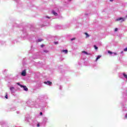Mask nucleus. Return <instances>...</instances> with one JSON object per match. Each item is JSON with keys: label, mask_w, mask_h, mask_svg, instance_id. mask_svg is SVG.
Here are the masks:
<instances>
[{"label": "nucleus", "mask_w": 127, "mask_h": 127, "mask_svg": "<svg viewBox=\"0 0 127 127\" xmlns=\"http://www.w3.org/2000/svg\"><path fill=\"white\" fill-rule=\"evenodd\" d=\"M127 18H123V17H120V18H118L116 19V21H120V20H121V22H123V21H125V20H126Z\"/></svg>", "instance_id": "1"}, {"label": "nucleus", "mask_w": 127, "mask_h": 127, "mask_svg": "<svg viewBox=\"0 0 127 127\" xmlns=\"http://www.w3.org/2000/svg\"><path fill=\"white\" fill-rule=\"evenodd\" d=\"M44 83V84H46V85H48L49 86L52 85V82L50 81H45Z\"/></svg>", "instance_id": "2"}, {"label": "nucleus", "mask_w": 127, "mask_h": 127, "mask_svg": "<svg viewBox=\"0 0 127 127\" xmlns=\"http://www.w3.org/2000/svg\"><path fill=\"white\" fill-rule=\"evenodd\" d=\"M21 88H23L24 91H26V92L28 91V88L26 87V86L21 85Z\"/></svg>", "instance_id": "3"}, {"label": "nucleus", "mask_w": 127, "mask_h": 127, "mask_svg": "<svg viewBox=\"0 0 127 127\" xmlns=\"http://www.w3.org/2000/svg\"><path fill=\"white\" fill-rule=\"evenodd\" d=\"M21 75L22 76H26V71H25V70L22 71V72H21Z\"/></svg>", "instance_id": "4"}, {"label": "nucleus", "mask_w": 127, "mask_h": 127, "mask_svg": "<svg viewBox=\"0 0 127 127\" xmlns=\"http://www.w3.org/2000/svg\"><path fill=\"white\" fill-rule=\"evenodd\" d=\"M52 13L53 14H54V15H55L56 16H57V15H58V14H57V13L54 10L52 11Z\"/></svg>", "instance_id": "5"}, {"label": "nucleus", "mask_w": 127, "mask_h": 127, "mask_svg": "<svg viewBox=\"0 0 127 127\" xmlns=\"http://www.w3.org/2000/svg\"><path fill=\"white\" fill-rule=\"evenodd\" d=\"M10 90L11 92H14V87H10Z\"/></svg>", "instance_id": "6"}, {"label": "nucleus", "mask_w": 127, "mask_h": 127, "mask_svg": "<svg viewBox=\"0 0 127 127\" xmlns=\"http://www.w3.org/2000/svg\"><path fill=\"white\" fill-rule=\"evenodd\" d=\"M62 52H64V53L65 54H67V53H68V50H64L62 51Z\"/></svg>", "instance_id": "7"}, {"label": "nucleus", "mask_w": 127, "mask_h": 127, "mask_svg": "<svg viewBox=\"0 0 127 127\" xmlns=\"http://www.w3.org/2000/svg\"><path fill=\"white\" fill-rule=\"evenodd\" d=\"M82 53H84V54H86V55H90V54H88L87 52L86 51H82Z\"/></svg>", "instance_id": "8"}, {"label": "nucleus", "mask_w": 127, "mask_h": 127, "mask_svg": "<svg viewBox=\"0 0 127 127\" xmlns=\"http://www.w3.org/2000/svg\"><path fill=\"white\" fill-rule=\"evenodd\" d=\"M101 56H98L96 58V61H98V59H100V58H101Z\"/></svg>", "instance_id": "9"}, {"label": "nucleus", "mask_w": 127, "mask_h": 127, "mask_svg": "<svg viewBox=\"0 0 127 127\" xmlns=\"http://www.w3.org/2000/svg\"><path fill=\"white\" fill-rule=\"evenodd\" d=\"M84 34H85V35L86 36V38H87V37H89V36H90L89 35V34L87 33H84Z\"/></svg>", "instance_id": "10"}, {"label": "nucleus", "mask_w": 127, "mask_h": 127, "mask_svg": "<svg viewBox=\"0 0 127 127\" xmlns=\"http://www.w3.org/2000/svg\"><path fill=\"white\" fill-rule=\"evenodd\" d=\"M94 47L95 49H96V50H97V49H98V47H97V46L94 45Z\"/></svg>", "instance_id": "11"}, {"label": "nucleus", "mask_w": 127, "mask_h": 127, "mask_svg": "<svg viewBox=\"0 0 127 127\" xmlns=\"http://www.w3.org/2000/svg\"><path fill=\"white\" fill-rule=\"evenodd\" d=\"M108 53L109 54H113V53L112 52H111V51H108Z\"/></svg>", "instance_id": "12"}, {"label": "nucleus", "mask_w": 127, "mask_h": 127, "mask_svg": "<svg viewBox=\"0 0 127 127\" xmlns=\"http://www.w3.org/2000/svg\"><path fill=\"white\" fill-rule=\"evenodd\" d=\"M5 99H8V97H7V93L6 94V95L5 96Z\"/></svg>", "instance_id": "13"}, {"label": "nucleus", "mask_w": 127, "mask_h": 127, "mask_svg": "<svg viewBox=\"0 0 127 127\" xmlns=\"http://www.w3.org/2000/svg\"><path fill=\"white\" fill-rule=\"evenodd\" d=\"M17 84H18V86H20V87H21V86H22V85L20 84V83H17Z\"/></svg>", "instance_id": "14"}, {"label": "nucleus", "mask_w": 127, "mask_h": 127, "mask_svg": "<svg viewBox=\"0 0 127 127\" xmlns=\"http://www.w3.org/2000/svg\"><path fill=\"white\" fill-rule=\"evenodd\" d=\"M43 40L42 39H39L38 40V42H41V41H43Z\"/></svg>", "instance_id": "15"}, {"label": "nucleus", "mask_w": 127, "mask_h": 127, "mask_svg": "<svg viewBox=\"0 0 127 127\" xmlns=\"http://www.w3.org/2000/svg\"><path fill=\"white\" fill-rule=\"evenodd\" d=\"M124 51H125V52L127 51V47L124 49Z\"/></svg>", "instance_id": "16"}, {"label": "nucleus", "mask_w": 127, "mask_h": 127, "mask_svg": "<svg viewBox=\"0 0 127 127\" xmlns=\"http://www.w3.org/2000/svg\"><path fill=\"white\" fill-rule=\"evenodd\" d=\"M44 52H45V53H48V51L45 50V51H44Z\"/></svg>", "instance_id": "17"}, {"label": "nucleus", "mask_w": 127, "mask_h": 127, "mask_svg": "<svg viewBox=\"0 0 127 127\" xmlns=\"http://www.w3.org/2000/svg\"><path fill=\"white\" fill-rule=\"evenodd\" d=\"M75 39H76L75 38H72L71 39V41H72V40H75Z\"/></svg>", "instance_id": "18"}, {"label": "nucleus", "mask_w": 127, "mask_h": 127, "mask_svg": "<svg viewBox=\"0 0 127 127\" xmlns=\"http://www.w3.org/2000/svg\"><path fill=\"white\" fill-rule=\"evenodd\" d=\"M54 43L55 44H58V42H55Z\"/></svg>", "instance_id": "19"}, {"label": "nucleus", "mask_w": 127, "mask_h": 127, "mask_svg": "<svg viewBox=\"0 0 127 127\" xmlns=\"http://www.w3.org/2000/svg\"><path fill=\"white\" fill-rule=\"evenodd\" d=\"M115 31H118V28H115Z\"/></svg>", "instance_id": "20"}, {"label": "nucleus", "mask_w": 127, "mask_h": 127, "mask_svg": "<svg viewBox=\"0 0 127 127\" xmlns=\"http://www.w3.org/2000/svg\"><path fill=\"white\" fill-rule=\"evenodd\" d=\"M44 45H41V47H44Z\"/></svg>", "instance_id": "21"}, {"label": "nucleus", "mask_w": 127, "mask_h": 127, "mask_svg": "<svg viewBox=\"0 0 127 127\" xmlns=\"http://www.w3.org/2000/svg\"><path fill=\"white\" fill-rule=\"evenodd\" d=\"M125 118H126V119H127V114L125 116Z\"/></svg>", "instance_id": "22"}, {"label": "nucleus", "mask_w": 127, "mask_h": 127, "mask_svg": "<svg viewBox=\"0 0 127 127\" xmlns=\"http://www.w3.org/2000/svg\"><path fill=\"white\" fill-rule=\"evenodd\" d=\"M40 115H42V112H40Z\"/></svg>", "instance_id": "23"}, {"label": "nucleus", "mask_w": 127, "mask_h": 127, "mask_svg": "<svg viewBox=\"0 0 127 127\" xmlns=\"http://www.w3.org/2000/svg\"><path fill=\"white\" fill-rule=\"evenodd\" d=\"M37 127H40L39 124H37Z\"/></svg>", "instance_id": "24"}, {"label": "nucleus", "mask_w": 127, "mask_h": 127, "mask_svg": "<svg viewBox=\"0 0 127 127\" xmlns=\"http://www.w3.org/2000/svg\"><path fill=\"white\" fill-rule=\"evenodd\" d=\"M110 1H114V0H110Z\"/></svg>", "instance_id": "25"}, {"label": "nucleus", "mask_w": 127, "mask_h": 127, "mask_svg": "<svg viewBox=\"0 0 127 127\" xmlns=\"http://www.w3.org/2000/svg\"><path fill=\"white\" fill-rule=\"evenodd\" d=\"M115 55H117V53H114Z\"/></svg>", "instance_id": "26"}, {"label": "nucleus", "mask_w": 127, "mask_h": 127, "mask_svg": "<svg viewBox=\"0 0 127 127\" xmlns=\"http://www.w3.org/2000/svg\"><path fill=\"white\" fill-rule=\"evenodd\" d=\"M123 52H122L121 53H123Z\"/></svg>", "instance_id": "27"}]
</instances>
